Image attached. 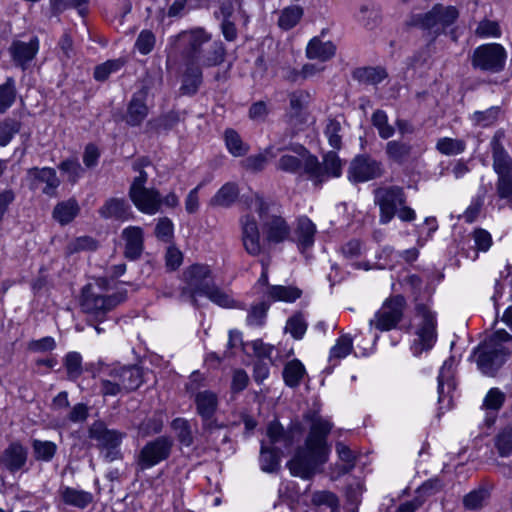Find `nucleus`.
<instances>
[{
    "label": "nucleus",
    "mask_w": 512,
    "mask_h": 512,
    "mask_svg": "<svg viewBox=\"0 0 512 512\" xmlns=\"http://www.w3.org/2000/svg\"><path fill=\"white\" fill-rule=\"evenodd\" d=\"M332 425L327 420L316 418L313 420L309 434L303 446H299L286 466L292 476L303 480L312 479L321 472L322 466L328 461L330 448L327 436Z\"/></svg>",
    "instance_id": "f257e3e1"
},
{
    "label": "nucleus",
    "mask_w": 512,
    "mask_h": 512,
    "mask_svg": "<svg viewBox=\"0 0 512 512\" xmlns=\"http://www.w3.org/2000/svg\"><path fill=\"white\" fill-rule=\"evenodd\" d=\"M182 281L184 285L178 294V299L182 302H190L193 307L198 308L196 297L200 295L224 308L234 306L233 299L215 284L208 265L193 264L189 266L182 273Z\"/></svg>",
    "instance_id": "f03ea898"
},
{
    "label": "nucleus",
    "mask_w": 512,
    "mask_h": 512,
    "mask_svg": "<svg viewBox=\"0 0 512 512\" xmlns=\"http://www.w3.org/2000/svg\"><path fill=\"white\" fill-rule=\"evenodd\" d=\"M182 42L181 51L184 62H191L200 67L209 68L221 65L225 61L226 48L220 39H212V35L202 27L182 31L178 34Z\"/></svg>",
    "instance_id": "7ed1b4c3"
},
{
    "label": "nucleus",
    "mask_w": 512,
    "mask_h": 512,
    "mask_svg": "<svg viewBox=\"0 0 512 512\" xmlns=\"http://www.w3.org/2000/svg\"><path fill=\"white\" fill-rule=\"evenodd\" d=\"M100 290V287H98ZM126 292H117L112 295H103L92 284H87L82 288L80 297V307L86 315L88 325L94 326L98 334L105 331L100 326L107 319V314L117 305L124 302Z\"/></svg>",
    "instance_id": "20e7f679"
},
{
    "label": "nucleus",
    "mask_w": 512,
    "mask_h": 512,
    "mask_svg": "<svg viewBox=\"0 0 512 512\" xmlns=\"http://www.w3.org/2000/svg\"><path fill=\"white\" fill-rule=\"evenodd\" d=\"M100 364V371L106 376L100 380V393L103 396L128 394L143 384V370L138 365Z\"/></svg>",
    "instance_id": "39448f33"
},
{
    "label": "nucleus",
    "mask_w": 512,
    "mask_h": 512,
    "mask_svg": "<svg viewBox=\"0 0 512 512\" xmlns=\"http://www.w3.org/2000/svg\"><path fill=\"white\" fill-rule=\"evenodd\" d=\"M511 340V335L505 330H497L474 350L478 369L484 375L496 376L510 356L511 351L505 344Z\"/></svg>",
    "instance_id": "423d86ee"
},
{
    "label": "nucleus",
    "mask_w": 512,
    "mask_h": 512,
    "mask_svg": "<svg viewBox=\"0 0 512 512\" xmlns=\"http://www.w3.org/2000/svg\"><path fill=\"white\" fill-rule=\"evenodd\" d=\"M150 165L151 161L146 157L139 158L133 163L132 169L138 172V176L133 179L128 195L139 211L154 215L161 208V194L156 188L145 186L148 181V173L144 168Z\"/></svg>",
    "instance_id": "0eeeda50"
},
{
    "label": "nucleus",
    "mask_w": 512,
    "mask_h": 512,
    "mask_svg": "<svg viewBox=\"0 0 512 512\" xmlns=\"http://www.w3.org/2000/svg\"><path fill=\"white\" fill-rule=\"evenodd\" d=\"M216 3L217 9L213 15L220 21L221 33L226 41L234 42L238 38L239 30L249 22L243 0H216Z\"/></svg>",
    "instance_id": "6e6552de"
},
{
    "label": "nucleus",
    "mask_w": 512,
    "mask_h": 512,
    "mask_svg": "<svg viewBox=\"0 0 512 512\" xmlns=\"http://www.w3.org/2000/svg\"><path fill=\"white\" fill-rule=\"evenodd\" d=\"M287 149L299 154L304 160V172L310 179L322 182L325 176L339 177L342 172V162L336 152H328L321 164L303 145L293 144Z\"/></svg>",
    "instance_id": "1a4fd4ad"
},
{
    "label": "nucleus",
    "mask_w": 512,
    "mask_h": 512,
    "mask_svg": "<svg viewBox=\"0 0 512 512\" xmlns=\"http://www.w3.org/2000/svg\"><path fill=\"white\" fill-rule=\"evenodd\" d=\"M415 314L419 322L415 331L417 338L411 345V351L414 356H419L422 352L432 349L437 340V319L436 313L427 303L417 302Z\"/></svg>",
    "instance_id": "9d476101"
},
{
    "label": "nucleus",
    "mask_w": 512,
    "mask_h": 512,
    "mask_svg": "<svg viewBox=\"0 0 512 512\" xmlns=\"http://www.w3.org/2000/svg\"><path fill=\"white\" fill-rule=\"evenodd\" d=\"M88 437L96 441V447L103 453L105 461L113 462L122 459L120 445L126 437L125 432L109 429L103 421L98 420L90 425Z\"/></svg>",
    "instance_id": "9b49d317"
},
{
    "label": "nucleus",
    "mask_w": 512,
    "mask_h": 512,
    "mask_svg": "<svg viewBox=\"0 0 512 512\" xmlns=\"http://www.w3.org/2000/svg\"><path fill=\"white\" fill-rule=\"evenodd\" d=\"M458 17L459 11L456 7L436 4L429 12L412 16L410 25L439 35L451 26Z\"/></svg>",
    "instance_id": "f8f14e48"
},
{
    "label": "nucleus",
    "mask_w": 512,
    "mask_h": 512,
    "mask_svg": "<svg viewBox=\"0 0 512 512\" xmlns=\"http://www.w3.org/2000/svg\"><path fill=\"white\" fill-rule=\"evenodd\" d=\"M173 445L169 436H158L145 443L135 456L137 471H145L166 461L171 456Z\"/></svg>",
    "instance_id": "ddd939ff"
},
{
    "label": "nucleus",
    "mask_w": 512,
    "mask_h": 512,
    "mask_svg": "<svg viewBox=\"0 0 512 512\" xmlns=\"http://www.w3.org/2000/svg\"><path fill=\"white\" fill-rule=\"evenodd\" d=\"M374 201L379 206L380 223L387 224L394 218L401 205L406 204L407 197L402 187H379L374 191Z\"/></svg>",
    "instance_id": "4468645a"
},
{
    "label": "nucleus",
    "mask_w": 512,
    "mask_h": 512,
    "mask_svg": "<svg viewBox=\"0 0 512 512\" xmlns=\"http://www.w3.org/2000/svg\"><path fill=\"white\" fill-rule=\"evenodd\" d=\"M506 57V51L502 45L483 44L474 50L472 66L481 71L498 73L504 69Z\"/></svg>",
    "instance_id": "2eb2a0df"
},
{
    "label": "nucleus",
    "mask_w": 512,
    "mask_h": 512,
    "mask_svg": "<svg viewBox=\"0 0 512 512\" xmlns=\"http://www.w3.org/2000/svg\"><path fill=\"white\" fill-rule=\"evenodd\" d=\"M406 300L402 295H396L383 304L382 308L370 320V326L380 331H389L402 320Z\"/></svg>",
    "instance_id": "dca6fc26"
},
{
    "label": "nucleus",
    "mask_w": 512,
    "mask_h": 512,
    "mask_svg": "<svg viewBox=\"0 0 512 512\" xmlns=\"http://www.w3.org/2000/svg\"><path fill=\"white\" fill-rule=\"evenodd\" d=\"M200 377V373H192L189 382L186 384V390L189 394H191L194 397L196 412L200 416V418H202L215 415L218 409L219 400L215 392L211 390H199Z\"/></svg>",
    "instance_id": "f3484780"
},
{
    "label": "nucleus",
    "mask_w": 512,
    "mask_h": 512,
    "mask_svg": "<svg viewBox=\"0 0 512 512\" xmlns=\"http://www.w3.org/2000/svg\"><path fill=\"white\" fill-rule=\"evenodd\" d=\"M382 174V164L367 154L357 155L348 168V179L353 183L367 182Z\"/></svg>",
    "instance_id": "a211bd4d"
},
{
    "label": "nucleus",
    "mask_w": 512,
    "mask_h": 512,
    "mask_svg": "<svg viewBox=\"0 0 512 512\" xmlns=\"http://www.w3.org/2000/svg\"><path fill=\"white\" fill-rule=\"evenodd\" d=\"M454 359L450 357L445 360L438 375V403L439 409H450L452 407L451 392L455 389L453 380Z\"/></svg>",
    "instance_id": "6ab92c4d"
},
{
    "label": "nucleus",
    "mask_w": 512,
    "mask_h": 512,
    "mask_svg": "<svg viewBox=\"0 0 512 512\" xmlns=\"http://www.w3.org/2000/svg\"><path fill=\"white\" fill-rule=\"evenodd\" d=\"M241 239L245 251L251 256H258L262 253L260 242V231L255 218L246 214L240 218Z\"/></svg>",
    "instance_id": "aec40b11"
},
{
    "label": "nucleus",
    "mask_w": 512,
    "mask_h": 512,
    "mask_svg": "<svg viewBox=\"0 0 512 512\" xmlns=\"http://www.w3.org/2000/svg\"><path fill=\"white\" fill-rule=\"evenodd\" d=\"M262 221V229L265 234V239L269 243H282L288 239L290 235V226L286 220L279 215H270L268 210L260 218Z\"/></svg>",
    "instance_id": "412c9836"
},
{
    "label": "nucleus",
    "mask_w": 512,
    "mask_h": 512,
    "mask_svg": "<svg viewBox=\"0 0 512 512\" xmlns=\"http://www.w3.org/2000/svg\"><path fill=\"white\" fill-rule=\"evenodd\" d=\"M27 460L28 449L20 441L9 443L0 455V465L10 473L22 470Z\"/></svg>",
    "instance_id": "4be33fe9"
},
{
    "label": "nucleus",
    "mask_w": 512,
    "mask_h": 512,
    "mask_svg": "<svg viewBox=\"0 0 512 512\" xmlns=\"http://www.w3.org/2000/svg\"><path fill=\"white\" fill-rule=\"evenodd\" d=\"M98 213L104 219L122 222L133 218L131 206L124 198L112 197L107 199L99 208Z\"/></svg>",
    "instance_id": "5701e85b"
},
{
    "label": "nucleus",
    "mask_w": 512,
    "mask_h": 512,
    "mask_svg": "<svg viewBox=\"0 0 512 512\" xmlns=\"http://www.w3.org/2000/svg\"><path fill=\"white\" fill-rule=\"evenodd\" d=\"M39 50V40L33 37L29 42L21 40L13 41L9 47V52L12 60L22 69H25L27 64L31 62Z\"/></svg>",
    "instance_id": "b1692460"
},
{
    "label": "nucleus",
    "mask_w": 512,
    "mask_h": 512,
    "mask_svg": "<svg viewBox=\"0 0 512 512\" xmlns=\"http://www.w3.org/2000/svg\"><path fill=\"white\" fill-rule=\"evenodd\" d=\"M121 236L125 241L124 255L129 260H137L144 250V232L139 226H129L123 229Z\"/></svg>",
    "instance_id": "393cba45"
},
{
    "label": "nucleus",
    "mask_w": 512,
    "mask_h": 512,
    "mask_svg": "<svg viewBox=\"0 0 512 512\" xmlns=\"http://www.w3.org/2000/svg\"><path fill=\"white\" fill-rule=\"evenodd\" d=\"M266 442L270 447L277 448L282 451V448L289 449L294 443L293 429L285 430L279 421L274 420L267 425Z\"/></svg>",
    "instance_id": "a878e982"
},
{
    "label": "nucleus",
    "mask_w": 512,
    "mask_h": 512,
    "mask_svg": "<svg viewBox=\"0 0 512 512\" xmlns=\"http://www.w3.org/2000/svg\"><path fill=\"white\" fill-rule=\"evenodd\" d=\"M502 136L503 133L497 132L491 141L493 169L497 176L512 173V159L501 143Z\"/></svg>",
    "instance_id": "bb28decb"
},
{
    "label": "nucleus",
    "mask_w": 512,
    "mask_h": 512,
    "mask_svg": "<svg viewBox=\"0 0 512 512\" xmlns=\"http://www.w3.org/2000/svg\"><path fill=\"white\" fill-rule=\"evenodd\" d=\"M184 63L185 70L182 75L180 92L183 95L193 96L198 92L203 82L202 67L191 62Z\"/></svg>",
    "instance_id": "cd10ccee"
},
{
    "label": "nucleus",
    "mask_w": 512,
    "mask_h": 512,
    "mask_svg": "<svg viewBox=\"0 0 512 512\" xmlns=\"http://www.w3.org/2000/svg\"><path fill=\"white\" fill-rule=\"evenodd\" d=\"M29 175L33 177L32 185L37 187L38 183H45L42 192L48 196L55 195L56 189L60 185L56 171L50 167H34L29 170Z\"/></svg>",
    "instance_id": "c85d7f7f"
},
{
    "label": "nucleus",
    "mask_w": 512,
    "mask_h": 512,
    "mask_svg": "<svg viewBox=\"0 0 512 512\" xmlns=\"http://www.w3.org/2000/svg\"><path fill=\"white\" fill-rule=\"evenodd\" d=\"M144 92H136L132 96L127 108L126 122L130 126H138L148 115V107L146 98L143 97Z\"/></svg>",
    "instance_id": "c756f323"
},
{
    "label": "nucleus",
    "mask_w": 512,
    "mask_h": 512,
    "mask_svg": "<svg viewBox=\"0 0 512 512\" xmlns=\"http://www.w3.org/2000/svg\"><path fill=\"white\" fill-rule=\"evenodd\" d=\"M239 188L234 182L225 183L210 199L209 205L214 208H230L239 198Z\"/></svg>",
    "instance_id": "7c9ffc66"
},
{
    "label": "nucleus",
    "mask_w": 512,
    "mask_h": 512,
    "mask_svg": "<svg viewBox=\"0 0 512 512\" xmlns=\"http://www.w3.org/2000/svg\"><path fill=\"white\" fill-rule=\"evenodd\" d=\"M388 77L385 68L381 66L359 67L353 70L352 78L363 85L376 86Z\"/></svg>",
    "instance_id": "2f4dec72"
},
{
    "label": "nucleus",
    "mask_w": 512,
    "mask_h": 512,
    "mask_svg": "<svg viewBox=\"0 0 512 512\" xmlns=\"http://www.w3.org/2000/svg\"><path fill=\"white\" fill-rule=\"evenodd\" d=\"M315 234V224L306 216L300 217L297 221V226L295 229V236L298 247L301 250H305L313 246Z\"/></svg>",
    "instance_id": "473e14b6"
},
{
    "label": "nucleus",
    "mask_w": 512,
    "mask_h": 512,
    "mask_svg": "<svg viewBox=\"0 0 512 512\" xmlns=\"http://www.w3.org/2000/svg\"><path fill=\"white\" fill-rule=\"evenodd\" d=\"M80 212L76 199L70 198L59 202L53 209L52 216L60 225L64 226L72 222Z\"/></svg>",
    "instance_id": "72a5a7b5"
},
{
    "label": "nucleus",
    "mask_w": 512,
    "mask_h": 512,
    "mask_svg": "<svg viewBox=\"0 0 512 512\" xmlns=\"http://www.w3.org/2000/svg\"><path fill=\"white\" fill-rule=\"evenodd\" d=\"M282 451L270 447L266 441L261 442L259 462L262 471L275 473L280 468V459Z\"/></svg>",
    "instance_id": "f704fd0d"
},
{
    "label": "nucleus",
    "mask_w": 512,
    "mask_h": 512,
    "mask_svg": "<svg viewBox=\"0 0 512 512\" xmlns=\"http://www.w3.org/2000/svg\"><path fill=\"white\" fill-rule=\"evenodd\" d=\"M60 495L66 505L79 509H84L93 502V495L90 492L68 486L60 490Z\"/></svg>",
    "instance_id": "c9c22d12"
},
{
    "label": "nucleus",
    "mask_w": 512,
    "mask_h": 512,
    "mask_svg": "<svg viewBox=\"0 0 512 512\" xmlns=\"http://www.w3.org/2000/svg\"><path fill=\"white\" fill-rule=\"evenodd\" d=\"M336 47L330 42H322L318 38H313L306 48V54L309 59H318L327 61L335 55Z\"/></svg>",
    "instance_id": "e433bc0d"
},
{
    "label": "nucleus",
    "mask_w": 512,
    "mask_h": 512,
    "mask_svg": "<svg viewBox=\"0 0 512 512\" xmlns=\"http://www.w3.org/2000/svg\"><path fill=\"white\" fill-rule=\"evenodd\" d=\"M305 374L306 369L298 359H293L287 362L282 372L283 380L290 388L298 387Z\"/></svg>",
    "instance_id": "4c0bfd02"
},
{
    "label": "nucleus",
    "mask_w": 512,
    "mask_h": 512,
    "mask_svg": "<svg viewBox=\"0 0 512 512\" xmlns=\"http://www.w3.org/2000/svg\"><path fill=\"white\" fill-rule=\"evenodd\" d=\"M412 152V146L409 143L391 140L386 143L385 153L388 159L403 164L408 160Z\"/></svg>",
    "instance_id": "58836bf2"
},
{
    "label": "nucleus",
    "mask_w": 512,
    "mask_h": 512,
    "mask_svg": "<svg viewBox=\"0 0 512 512\" xmlns=\"http://www.w3.org/2000/svg\"><path fill=\"white\" fill-rule=\"evenodd\" d=\"M171 428L175 432L176 439L181 445L190 447L194 443V435L189 420L177 417L172 420Z\"/></svg>",
    "instance_id": "ea45409f"
},
{
    "label": "nucleus",
    "mask_w": 512,
    "mask_h": 512,
    "mask_svg": "<svg viewBox=\"0 0 512 512\" xmlns=\"http://www.w3.org/2000/svg\"><path fill=\"white\" fill-rule=\"evenodd\" d=\"M304 10L299 5H291L282 9L278 17V25L283 30L295 27L303 17Z\"/></svg>",
    "instance_id": "a19ab883"
},
{
    "label": "nucleus",
    "mask_w": 512,
    "mask_h": 512,
    "mask_svg": "<svg viewBox=\"0 0 512 512\" xmlns=\"http://www.w3.org/2000/svg\"><path fill=\"white\" fill-rule=\"evenodd\" d=\"M266 294L272 301L294 302L301 297L302 291L293 286L275 285L269 286Z\"/></svg>",
    "instance_id": "79ce46f5"
},
{
    "label": "nucleus",
    "mask_w": 512,
    "mask_h": 512,
    "mask_svg": "<svg viewBox=\"0 0 512 512\" xmlns=\"http://www.w3.org/2000/svg\"><path fill=\"white\" fill-rule=\"evenodd\" d=\"M224 139L228 151L235 157L244 156L249 151V146L242 141L234 129H226Z\"/></svg>",
    "instance_id": "37998d69"
},
{
    "label": "nucleus",
    "mask_w": 512,
    "mask_h": 512,
    "mask_svg": "<svg viewBox=\"0 0 512 512\" xmlns=\"http://www.w3.org/2000/svg\"><path fill=\"white\" fill-rule=\"evenodd\" d=\"M269 308L270 303L267 301L251 305L246 318L247 325L250 327L264 326Z\"/></svg>",
    "instance_id": "c03bdc74"
},
{
    "label": "nucleus",
    "mask_w": 512,
    "mask_h": 512,
    "mask_svg": "<svg viewBox=\"0 0 512 512\" xmlns=\"http://www.w3.org/2000/svg\"><path fill=\"white\" fill-rule=\"evenodd\" d=\"M16 95L15 80L8 77L5 83L0 85V114L5 113L14 104Z\"/></svg>",
    "instance_id": "a18cd8bd"
},
{
    "label": "nucleus",
    "mask_w": 512,
    "mask_h": 512,
    "mask_svg": "<svg viewBox=\"0 0 512 512\" xmlns=\"http://www.w3.org/2000/svg\"><path fill=\"white\" fill-rule=\"evenodd\" d=\"M32 449L37 461L50 462L57 452V445L52 441L34 439Z\"/></svg>",
    "instance_id": "49530a36"
},
{
    "label": "nucleus",
    "mask_w": 512,
    "mask_h": 512,
    "mask_svg": "<svg viewBox=\"0 0 512 512\" xmlns=\"http://www.w3.org/2000/svg\"><path fill=\"white\" fill-rule=\"evenodd\" d=\"M372 125L377 129L382 139H389L395 133V129L388 123V116L385 111L377 109L371 117Z\"/></svg>",
    "instance_id": "de8ad7c7"
},
{
    "label": "nucleus",
    "mask_w": 512,
    "mask_h": 512,
    "mask_svg": "<svg viewBox=\"0 0 512 512\" xmlns=\"http://www.w3.org/2000/svg\"><path fill=\"white\" fill-rule=\"evenodd\" d=\"M436 149L443 155H458L465 151L466 143L462 139L443 137L437 141Z\"/></svg>",
    "instance_id": "09e8293b"
},
{
    "label": "nucleus",
    "mask_w": 512,
    "mask_h": 512,
    "mask_svg": "<svg viewBox=\"0 0 512 512\" xmlns=\"http://www.w3.org/2000/svg\"><path fill=\"white\" fill-rule=\"evenodd\" d=\"M126 61L123 58L108 60L94 69V78L97 81L103 82L109 78L112 73L118 72Z\"/></svg>",
    "instance_id": "8fccbe9b"
},
{
    "label": "nucleus",
    "mask_w": 512,
    "mask_h": 512,
    "mask_svg": "<svg viewBox=\"0 0 512 512\" xmlns=\"http://www.w3.org/2000/svg\"><path fill=\"white\" fill-rule=\"evenodd\" d=\"M353 350V338L349 334L341 335L330 350L329 360H340L347 357Z\"/></svg>",
    "instance_id": "3c124183"
},
{
    "label": "nucleus",
    "mask_w": 512,
    "mask_h": 512,
    "mask_svg": "<svg viewBox=\"0 0 512 512\" xmlns=\"http://www.w3.org/2000/svg\"><path fill=\"white\" fill-rule=\"evenodd\" d=\"M490 492L485 487H479L463 498V505L468 510H476L483 507L484 503L489 499Z\"/></svg>",
    "instance_id": "603ef678"
},
{
    "label": "nucleus",
    "mask_w": 512,
    "mask_h": 512,
    "mask_svg": "<svg viewBox=\"0 0 512 512\" xmlns=\"http://www.w3.org/2000/svg\"><path fill=\"white\" fill-rule=\"evenodd\" d=\"M311 96L309 92L297 90L289 95L290 115L291 117H300L302 111L307 108Z\"/></svg>",
    "instance_id": "864d4df0"
},
{
    "label": "nucleus",
    "mask_w": 512,
    "mask_h": 512,
    "mask_svg": "<svg viewBox=\"0 0 512 512\" xmlns=\"http://www.w3.org/2000/svg\"><path fill=\"white\" fill-rule=\"evenodd\" d=\"M297 155L298 156L286 154L281 156L278 161V169L292 174H305L304 160L299 154Z\"/></svg>",
    "instance_id": "5fc2aeb1"
},
{
    "label": "nucleus",
    "mask_w": 512,
    "mask_h": 512,
    "mask_svg": "<svg viewBox=\"0 0 512 512\" xmlns=\"http://www.w3.org/2000/svg\"><path fill=\"white\" fill-rule=\"evenodd\" d=\"M180 121L179 114L176 111L159 116L148 122L149 127L157 133L171 130Z\"/></svg>",
    "instance_id": "6e6d98bb"
},
{
    "label": "nucleus",
    "mask_w": 512,
    "mask_h": 512,
    "mask_svg": "<svg viewBox=\"0 0 512 512\" xmlns=\"http://www.w3.org/2000/svg\"><path fill=\"white\" fill-rule=\"evenodd\" d=\"M239 203L242 206V209H255L260 218H263V215L268 210V204L264 201V199L258 194L250 193L248 195H242L238 198Z\"/></svg>",
    "instance_id": "4d7b16f0"
},
{
    "label": "nucleus",
    "mask_w": 512,
    "mask_h": 512,
    "mask_svg": "<svg viewBox=\"0 0 512 512\" xmlns=\"http://www.w3.org/2000/svg\"><path fill=\"white\" fill-rule=\"evenodd\" d=\"M21 123L12 118L0 122V146H7L13 137L20 131Z\"/></svg>",
    "instance_id": "13d9d810"
},
{
    "label": "nucleus",
    "mask_w": 512,
    "mask_h": 512,
    "mask_svg": "<svg viewBox=\"0 0 512 512\" xmlns=\"http://www.w3.org/2000/svg\"><path fill=\"white\" fill-rule=\"evenodd\" d=\"M495 447L501 457L512 454V425L507 426L495 437Z\"/></svg>",
    "instance_id": "bf43d9fd"
},
{
    "label": "nucleus",
    "mask_w": 512,
    "mask_h": 512,
    "mask_svg": "<svg viewBox=\"0 0 512 512\" xmlns=\"http://www.w3.org/2000/svg\"><path fill=\"white\" fill-rule=\"evenodd\" d=\"M307 330V323L301 313L292 315L286 322L285 332L289 333L294 339L303 338Z\"/></svg>",
    "instance_id": "052dcab7"
},
{
    "label": "nucleus",
    "mask_w": 512,
    "mask_h": 512,
    "mask_svg": "<svg viewBox=\"0 0 512 512\" xmlns=\"http://www.w3.org/2000/svg\"><path fill=\"white\" fill-rule=\"evenodd\" d=\"M64 367L67 371L68 379H78L82 372V357L78 352H69L64 358Z\"/></svg>",
    "instance_id": "680f3d73"
},
{
    "label": "nucleus",
    "mask_w": 512,
    "mask_h": 512,
    "mask_svg": "<svg viewBox=\"0 0 512 512\" xmlns=\"http://www.w3.org/2000/svg\"><path fill=\"white\" fill-rule=\"evenodd\" d=\"M500 114V107L492 106L484 111H476L471 116L472 121L475 125L481 127H488L494 124Z\"/></svg>",
    "instance_id": "e2e57ef3"
},
{
    "label": "nucleus",
    "mask_w": 512,
    "mask_h": 512,
    "mask_svg": "<svg viewBox=\"0 0 512 512\" xmlns=\"http://www.w3.org/2000/svg\"><path fill=\"white\" fill-rule=\"evenodd\" d=\"M163 81L161 70L148 71L142 80V87L138 92H144L143 97L147 98L148 94L158 90Z\"/></svg>",
    "instance_id": "0e129e2a"
},
{
    "label": "nucleus",
    "mask_w": 512,
    "mask_h": 512,
    "mask_svg": "<svg viewBox=\"0 0 512 512\" xmlns=\"http://www.w3.org/2000/svg\"><path fill=\"white\" fill-rule=\"evenodd\" d=\"M505 399V393L502 392L499 388H491L484 398L483 407L487 410L498 412L502 408Z\"/></svg>",
    "instance_id": "69168bd1"
},
{
    "label": "nucleus",
    "mask_w": 512,
    "mask_h": 512,
    "mask_svg": "<svg viewBox=\"0 0 512 512\" xmlns=\"http://www.w3.org/2000/svg\"><path fill=\"white\" fill-rule=\"evenodd\" d=\"M311 501L316 506H326L330 508L331 512H335L339 506L338 498L330 491L314 492Z\"/></svg>",
    "instance_id": "338daca9"
},
{
    "label": "nucleus",
    "mask_w": 512,
    "mask_h": 512,
    "mask_svg": "<svg viewBox=\"0 0 512 512\" xmlns=\"http://www.w3.org/2000/svg\"><path fill=\"white\" fill-rule=\"evenodd\" d=\"M496 191L499 198L512 201V173L498 175Z\"/></svg>",
    "instance_id": "774afa93"
}]
</instances>
